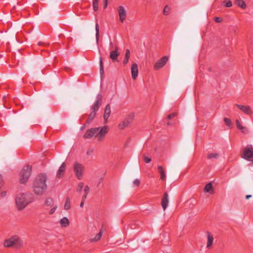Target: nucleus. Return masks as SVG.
<instances>
[{"instance_id": "f3484780", "label": "nucleus", "mask_w": 253, "mask_h": 253, "mask_svg": "<svg viewBox=\"0 0 253 253\" xmlns=\"http://www.w3.org/2000/svg\"><path fill=\"white\" fill-rule=\"evenodd\" d=\"M65 170V163H63L58 169V172L56 174V176L58 178L62 177L64 175Z\"/></svg>"}, {"instance_id": "7c9ffc66", "label": "nucleus", "mask_w": 253, "mask_h": 253, "mask_svg": "<svg viewBox=\"0 0 253 253\" xmlns=\"http://www.w3.org/2000/svg\"><path fill=\"white\" fill-rule=\"evenodd\" d=\"M218 156H219L218 154L216 153H211L208 155L207 158L208 159H216L218 157Z\"/></svg>"}, {"instance_id": "0eeeda50", "label": "nucleus", "mask_w": 253, "mask_h": 253, "mask_svg": "<svg viewBox=\"0 0 253 253\" xmlns=\"http://www.w3.org/2000/svg\"><path fill=\"white\" fill-rule=\"evenodd\" d=\"M242 157L248 161L253 160V148L252 145H248L243 150V154Z\"/></svg>"}, {"instance_id": "4c0bfd02", "label": "nucleus", "mask_w": 253, "mask_h": 253, "mask_svg": "<svg viewBox=\"0 0 253 253\" xmlns=\"http://www.w3.org/2000/svg\"><path fill=\"white\" fill-rule=\"evenodd\" d=\"M176 115H177V113H172L171 114H169L167 116V119H171V118H173L174 117H175Z\"/></svg>"}, {"instance_id": "f8f14e48", "label": "nucleus", "mask_w": 253, "mask_h": 253, "mask_svg": "<svg viewBox=\"0 0 253 253\" xmlns=\"http://www.w3.org/2000/svg\"><path fill=\"white\" fill-rule=\"evenodd\" d=\"M138 65L136 63L132 64L131 68V73L132 76V78L133 80H135L138 76Z\"/></svg>"}, {"instance_id": "c85d7f7f", "label": "nucleus", "mask_w": 253, "mask_h": 253, "mask_svg": "<svg viewBox=\"0 0 253 253\" xmlns=\"http://www.w3.org/2000/svg\"><path fill=\"white\" fill-rule=\"evenodd\" d=\"M71 208L70 198L67 197L66 198V201L64 205V209L66 210H69Z\"/></svg>"}, {"instance_id": "dca6fc26", "label": "nucleus", "mask_w": 253, "mask_h": 253, "mask_svg": "<svg viewBox=\"0 0 253 253\" xmlns=\"http://www.w3.org/2000/svg\"><path fill=\"white\" fill-rule=\"evenodd\" d=\"M207 235L208 238L207 248L210 249L213 242V237L212 235L209 232H207Z\"/></svg>"}, {"instance_id": "f704fd0d", "label": "nucleus", "mask_w": 253, "mask_h": 253, "mask_svg": "<svg viewBox=\"0 0 253 253\" xmlns=\"http://www.w3.org/2000/svg\"><path fill=\"white\" fill-rule=\"evenodd\" d=\"M53 204V200L51 198H47L45 200V204L47 206H51Z\"/></svg>"}, {"instance_id": "72a5a7b5", "label": "nucleus", "mask_w": 253, "mask_h": 253, "mask_svg": "<svg viewBox=\"0 0 253 253\" xmlns=\"http://www.w3.org/2000/svg\"><path fill=\"white\" fill-rule=\"evenodd\" d=\"M84 183L82 182H80L79 183L77 188V191L78 192H81L84 187Z\"/></svg>"}, {"instance_id": "49530a36", "label": "nucleus", "mask_w": 253, "mask_h": 253, "mask_svg": "<svg viewBox=\"0 0 253 253\" xmlns=\"http://www.w3.org/2000/svg\"><path fill=\"white\" fill-rule=\"evenodd\" d=\"M56 209V207H54L52 209H51V210L49 211V214H53L55 212Z\"/></svg>"}, {"instance_id": "6ab92c4d", "label": "nucleus", "mask_w": 253, "mask_h": 253, "mask_svg": "<svg viewBox=\"0 0 253 253\" xmlns=\"http://www.w3.org/2000/svg\"><path fill=\"white\" fill-rule=\"evenodd\" d=\"M235 4L242 9H245L247 7L246 4L243 0H235Z\"/></svg>"}, {"instance_id": "4be33fe9", "label": "nucleus", "mask_w": 253, "mask_h": 253, "mask_svg": "<svg viewBox=\"0 0 253 253\" xmlns=\"http://www.w3.org/2000/svg\"><path fill=\"white\" fill-rule=\"evenodd\" d=\"M134 118L133 114L131 113L126 117L124 120L127 123L128 125H130L132 123Z\"/></svg>"}, {"instance_id": "f257e3e1", "label": "nucleus", "mask_w": 253, "mask_h": 253, "mask_svg": "<svg viewBox=\"0 0 253 253\" xmlns=\"http://www.w3.org/2000/svg\"><path fill=\"white\" fill-rule=\"evenodd\" d=\"M109 130V126L106 125L91 128L87 130L83 137L84 139L97 138L98 142H102L104 140Z\"/></svg>"}, {"instance_id": "3c124183", "label": "nucleus", "mask_w": 253, "mask_h": 253, "mask_svg": "<svg viewBox=\"0 0 253 253\" xmlns=\"http://www.w3.org/2000/svg\"><path fill=\"white\" fill-rule=\"evenodd\" d=\"M38 44H39V45H41V43H40V42H39Z\"/></svg>"}, {"instance_id": "1a4fd4ad", "label": "nucleus", "mask_w": 253, "mask_h": 253, "mask_svg": "<svg viewBox=\"0 0 253 253\" xmlns=\"http://www.w3.org/2000/svg\"><path fill=\"white\" fill-rule=\"evenodd\" d=\"M169 60V57L165 56L158 60L154 66L155 70H158L163 67Z\"/></svg>"}, {"instance_id": "a19ab883", "label": "nucleus", "mask_w": 253, "mask_h": 253, "mask_svg": "<svg viewBox=\"0 0 253 253\" xmlns=\"http://www.w3.org/2000/svg\"><path fill=\"white\" fill-rule=\"evenodd\" d=\"M133 184L136 186H138L140 184V180L138 179H136L133 181Z\"/></svg>"}, {"instance_id": "2f4dec72", "label": "nucleus", "mask_w": 253, "mask_h": 253, "mask_svg": "<svg viewBox=\"0 0 253 253\" xmlns=\"http://www.w3.org/2000/svg\"><path fill=\"white\" fill-rule=\"evenodd\" d=\"M170 8L168 5H166L163 10V14L165 15H168L170 12Z\"/></svg>"}, {"instance_id": "39448f33", "label": "nucleus", "mask_w": 253, "mask_h": 253, "mask_svg": "<svg viewBox=\"0 0 253 253\" xmlns=\"http://www.w3.org/2000/svg\"><path fill=\"white\" fill-rule=\"evenodd\" d=\"M22 245L23 241L17 235H14L6 239L4 241L3 246L5 248H10L12 247L20 248Z\"/></svg>"}, {"instance_id": "a878e982", "label": "nucleus", "mask_w": 253, "mask_h": 253, "mask_svg": "<svg viewBox=\"0 0 253 253\" xmlns=\"http://www.w3.org/2000/svg\"><path fill=\"white\" fill-rule=\"evenodd\" d=\"M236 123L237 127L239 129L241 130L243 132H245L246 131H247V128L245 127L242 126V125L241 124L240 122L238 120H236Z\"/></svg>"}, {"instance_id": "e433bc0d", "label": "nucleus", "mask_w": 253, "mask_h": 253, "mask_svg": "<svg viewBox=\"0 0 253 253\" xmlns=\"http://www.w3.org/2000/svg\"><path fill=\"white\" fill-rule=\"evenodd\" d=\"M89 191V188L88 186L86 185L84 188V192L85 194L84 196H86V197Z\"/></svg>"}, {"instance_id": "09e8293b", "label": "nucleus", "mask_w": 253, "mask_h": 253, "mask_svg": "<svg viewBox=\"0 0 253 253\" xmlns=\"http://www.w3.org/2000/svg\"><path fill=\"white\" fill-rule=\"evenodd\" d=\"M252 197V195H246V198L247 199H249L250 198H251Z\"/></svg>"}, {"instance_id": "7ed1b4c3", "label": "nucleus", "mask_w": 253, "mask_h": 253, "mask_svg": "<svg viewBox=\"0 0 253 253\" xmlns=\"http://www.w3.org/2000/svg\"><path fill=\"white\" fill-rule=\"evenodd\" d=\"M32 194L23 193L19 194L16 198L15 202L18 210L24 209L26 206L32 202Z\"/></svg>"}, {"instance_id": "c03bdc74", "label": "nucleus", "mask_w": 253, "mask_h": 253, "mask_svg": "<svg viewBox=\"0 0 253 253\" xmlns=\"http://www.w3.org/2000/svg\"><path fill=\"white\" fill-rule=\"evenodd\" d=\"M214 21L217 23H220L222 21V19L220 17H215Z\"/></svg>"}, {"instance_id": "f03ea898", "label": "nucleus", "mask_w": 253, "mask_h": 253, "mask_svg": "<svg viewBox=\"0 0 253 253\" xmlns=\"http://www.w3.org/2000/svg\"><path fill=\"white\" fill-rule=\"evenodd\" d=\"M47 176L45 173L38 174L34 181L33 188L34 193L37 195H42L47 189L46 184Z\"/></svg>"}, {"instance_id": "473e14b6", "label": "nucleus", "mask_w": 253, "mask_h": 253, "mask_svg": "<svg viewBox=\"0 0 253 253\" xmlns=\"http://www.w3.org/2000/svg\"><path fill=\"white\" fill-rule=\"evenodd\" d=\"M98 1L99 0H93L92 1V6L94 11H97L98 10Z\"/></svg>"}, {"instance_id": "ddd939ff", "label": "nucleus", "mask_w": 253, "mask_h": 253, "mask_svg": "<svg viewBox=\"0 0 253 253\" xmlns=\"http://www.w3.org/2000/svg\"><path fill=\"white\" fill-rule=\"evenodd\" d=\"M236 106L243 113L246 114H251L252 112L249 106H244L240 104H236Z\"/></svg>"}, {"instance_id": "393cba45", "label": "nucleus", "mask_w": 253, "mask_h": 253, "mask_svg": "<svg viewBox=\"0 0 253 253\" xmlns=\"http://www.w3.org/2000/svg\"><path fill=\"white\" fill-rule=\"evenodd\" d=\"M130 57V51L129 49H127L126 50L125 55V58L123 61V63L124 65L127 64V63L128 62L129 58Z\"/></svg>"}, {"instance_id": "423d86ee", "label": "nucleus", "mask_w": 253, "mask_h": 253, "mask_svg": "<svg viewBox=\"0 0 253 253\" xmlns=\"http://www.w3.org/2000/svg\"><path fill=\"white\" fill-rule=\"evenodd\" d=\"M32 167L30 165L24 166L21 170L20 175V183L25 184L31 176Z\"/></svg>"}, {"instance_id": "ea45409f", "label": "nucleus", "mask_w": 253, "mask_h": 253, "mask_svg": "<svg viewBox=\"0 0 253 253\" xmlns=\"http://www.w3.org/2000/svg\"><path fill=\"white\" fill-rule=\"evenodd\" d=\"M86 196H83V198H82V202L80 204V207L81 208H83L84 207V202L86 199Z\"/></svg>"}, {"instance_id": "cd10ccee", "label": "nucleus", "mask_w": 253, "mask_h": 253, "mask_svg": "<svg viewBox=\"0 0 253 253\" xmlns=\"http://www.w3.org/2000/svg\"><path fill=\"white\" fill-rule=\"evenodd\" d=\"M129 125L127 124L125 120L120 123L118 125V127L120 129H123L126 127L129 126Z\"/></svg>"}, {"instance_id": "8fccbe9b", "label": "nucleus", "mask_w": 253, "mask_h": 253, "mask_svg": "<svg viewBox=\"0 0 253 253\" xmlns=\"http://www.w3.org/2000/svg\"><path fill=\"white\" fill-rule=\"evenodd\" d=\"M168 125H170V123H169H169H168Z\"/></svg>"}, {"instance_id": "a211bd4d", "label": "nucleus", "mask_w": 253, "mask_h": 253, "mask_svg": "<svg viewBox=\"0 0 253 253\" xmlns=\"http://www.w3.org/2000/svg\"><path fill=\"white\" fill-rule=\"evenodd\" d=\"M158 172L160 174V179L163 181L165 180L166 178V175L165 171L164 168H163V167L161 166H158Z\"/></svg>"}, {"instance_id": "6e6552de", "label": "nucleus", "mask_w": 253, "mask_h": 253, "mask_svg": "<svg viewBox=\"0 0 253 253\" xmlns=\"http://www.w3.org/2000/svg\"><path fill=\"white\" fill-rule=\"evenodd\" d=\"M84 167L82 164L79 163H75L74 165V171L75 175L79 180H80L83 177Z\"/></svg>"}, {"instance_id": "c9c22d12", "label": "nucleus", "mask_w": 253, "mask_h": 253, "mask_svg": "<svg viewBox=\"0 0 253 253\" xmlns=\"http://www.w3.org/2000/svg\"><path fill=\"white\" fill-rule=\"evenodd\" d=\"M224 122H225L226 125L228 126H230L232 124L231 120L227 118H225L224 119Z\"/></svg>"}, {"instance_id": "a18cd8bd", "label": "nucleus", "mask_w": 253, "mask_h": 253, "mask_svg": "<svg viewBox=\"0 0 253 253\" xmlns=\"http://www.w3.org/2000/svg\"><path fill=\"white\" fill-rule=\"evenodd\" d=\"M93 152V150L92 149H88L86 151V155H90L91 154H92Z\"/></svg>"}, {"instance_id": "c756f323", "label": "nucleus", "mask_w": 253, "mask_h": 253, "mask_svg": "<svg viewBox=\"0 0 253 253\" xmlns=\"http://www.w3.org/2000/svg\"><path fill=\"white\" fill-rule=\"evenodd\" d=\"M99 66H100V74L101 76H102L104 74V69H103L102 59L101 57H99Z\"/></svg>"}, {"instance_id": "4468645a", "label": "nucleus", "mask_w": 253, "mask_h": 253, "mask_svg": "<svg viewBox=\"0 0 253 253\" xmlns=\"http://www.w3.org/2000/svg\"><path fill=\"white\" fill-rule=\"evenodd\" d=\"M169 203V195L167 192H165L164 196L162 199V206L163 210L165 211L168 207Z\"/></svg>"}, {"instance_id": "5701e85b", "label": "nucleus", "mask_w": 253, "mask_h": 253, "mask_svg": "<svg viewBox=\"0 0 253 253\" xmlns=\"http://www.w3.org/2000/svg\"><path fill=\"white\" fill-rule=\"evenodd\" d=\"M212 185L211 183L207 184L204 188L205 192L212 193Z\"/></svg>"}, {"instance_id": "79ce46f5", "label": "nucleus", "mask_w": 253, "mask_h": 253, "mask_svg": "<svg viewBox=\"0 0 253 253\" xmlns=\"http://www.w3.org/2000/svg\"><path fill=\"white\" fill-rule=\"evenodd\" d=\"M232 5V2L230 0H228L226 4H225V6L227 7H230Z\"/></svg>"}, {"instance_id": "58836bf2", "label": "nucleus", "mask_w": 253, "mask_h": 253, "mask_svg": "<svg viewBox=\"0 0 253 253\" xmlns=\"http://www.w3.org/2000/svg\"><path fill=\"white\" fill-rule=\"evenodd\" d=\"M143 159H144V161H145V162L146 163H150L151 161V158L146 157L145 156H143Z\"/></svg>"}, {"instance_id": "b1692460", "label": "nucleus", "mask_w": 253, "mask_h": 253, "mask_svg": "<svg viewBox=\"0 0 253 253\" xmlns=\"http://www.w3.org/2000/svg\"><path fill=\"white\" fill-rule=\"evenodd\" d=\"M95 31H96V34H95L96 41L97 44H98V41H99V24L97 22V21H96V24H95Z\"/></svg>"}, {"instance_id": "2eb2a0df", "label": "nucleus", "mask_w": 253, "mask_h": 253, "mask_svg": "<svg viewBox=\"0 0 253 253\" xmlns=\"http://www.w3.org/2000/svg\"><path fill=\"white\" fill-rule=\"evenodd\" d=\"M111 110L110 104H108L105 108L104 113L103 115L104 120L105 122L107 121L108 118L111 114Z\"/></svg>"}, {"instance_id": "9d476101", "label": "nucleus", "mask_w": 253, "mask_h": 253, "mask_svg": "<svg viewBox=\"0 0 253 253\" xmlns=\"http://www.w3.org/2000/svg\"><path fill=\"white\" fill-rule=\"evenodd\" d=\"M118 12L120 20L122 23H123L126 17V12L125 8L123 6H119L118 7Z\"/></svg>"}, {"instance_id": "9b49d317", "label": "nucleus", "mask_w": 253, "mask_h": 253, "mask_svg": "<svg viewBox=\"0 0 253 253\" xmlns=\"http://www.w3.org/2000/svg\"><path fill=\"white\" fill-rule=\"evenodd\" d=\"M120 55V52H119V49L118 47H116L115 50L111 51L110 53V58L112 59V61H117L119 62L118 60V57Z\"/></svg>"}, {"instance_id": "de8ad7c7", "label": "nucleus", "mask_w": 253, "mask_h": 253, "mask_svg": "<svg viewBox=\"0 0 253 253\" xmlns=\"http://www.w3.org/2000/svg\"><path fill=\"white\" fill-rule=\"evenodd\" d=\"M86 125L87 124L85 123L83 126H82L81 127V130H83L86 127Z\"/></svg>"}, {"instance_id": "aec40b11", "label": "nucleus", "mask_w": 253, "mask_h": 253, "mask_svg": "<svg viewBox=\"0 0 253 253\" xmlns=\"http://www.w3.org/2000/svg\"><path fill=\"white\" fill-rule=\"evenodd\" d=\"M103 234V231L100 230L99 232L95 236L94 238H91L89 239V241L90 242H95L99 241Z\"/></svg>"}, {"instance_id": "bb28decb", "label": "nucleus", "mask_w": 253, "mask_h": 253, "mask_svg": "<svg viewBox=\"0 0 253 253\" xmlns=\"http://www.w3.org/2000/svg\"><path fill=\"white\" fill-rule=\"evenodd\" d=\"M3 185V181L2 178V176L0 175V189L2 187ZM6 195V191H3L2 192H0V196L1 197H4Z\"/></svg>"}, {"instance_id": "20e7f679", "label": "nucleus", "mask_w": 253, "mask_h": 253, "mask_svg": "<svg viewBox=\"0 0 253 253\" xmlns=\"http://www.w3.org/2000/svg\"><path fill=\"white\" fill-rule=\"evenodd\" d=\"M102 95L98 94L96 95V100L94 102L91 107V112L88 116V119L86 121V124H89L94 119L96 116V111H97L99 108V105L101 104L102 100Z\"/></svg>"}, {"instance_id": "412c9836", "label": "nucleus", "mask_w": 253, "mask_h": 253, "mask_svg": "<svg viewBox=\"0 0 253 253\" xmlns=\"http://www.w3.org/2000/svg\"><path fill=\"white\" fill-rule=\"evenodd\" d=\"M60 222L62 227H66L69 225V220L66 217L62 218Z\"/></svg>"}, {"instance_id": "37998d69", "label": "nucleus", "mask_w": 253, "mask_h": 253, "mask_svg": "<svg viewBox=\"0 0 253 253\" xmlns=\"http://www.w3.org/2000/svg\"><path fill=\"white\" fill-rule=\"evenodd\" d=\"M103 8L105 9L107 7L108 0H103Z\"/></svg>"}]
</instances>
